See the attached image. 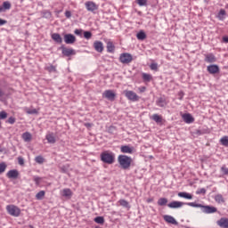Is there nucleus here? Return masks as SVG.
Wrapping results in <instances>:
<instances>
[{
	"instance_id": "3c124183",
	"label": "nucleus",
	"mask_w": 228,
	"mask_h": 228,
	"mask_svg": "<svg viewBox=\"0 0 228 228\" xmlns=\"http://www.w3.org/2000/svg\"><path fill=\"white\" fill-rule=\"evenodd\" d=\"M65 17H67V19H70V17H72V12H70V11H66Z\"/></svg>"
},
{
	"instance_id": "6e6d98bb",
	"label": "nucleus",
	"mask_w": 228,
	"mask_h": 228,
	"mask_svg": "<svg viewBox=\"0 0 228 228\" xmlns=\"http://www.w3.org/2000/svg\"><path fill=\"white\" fill-rule=\"evenodd\" d=\"M162 100L159 99V101L157 102L158 106L163 107V105L161 104Z\"/></svg>"
},
{
	"instance_id": "c85d7f7f",
	"label": "nucleus",
	"mask_w": 228,
	"mask_h": 228,
	"mask_svg": "<svg viewBox=\"0 0 228 228\" xmlns=\"http://www.w3.org/2000/svg\"><path fill=\"white\" fill-rule=\"evenodd\" d=\"M136 37L138 40H145V38H147V34H145L143 30H141L137 33Z\"/></svg>"
},
{
	"instance_id": "37998d69",
	"label": "nucleus",
	"mask_w": 228,
	"mask_h": 228,
	"mask_svg": "<svg viewBox=\"0 0 228 228\" xmlns=\"http://www.w3.org/2000/svg\"><path fill=\"white\" fill-rule=\"evenodd\" d=\"M150 69L151 70H155L156 72H158V63L153 62L150 65Z\"/></svg>"
},
{
	"instance_id": "13d9d810",
	"label": "nucleus",
	"mask_w": 228,
	"mask_h": 228,
	"mask_svg": "<svg viewBox=\"0 0 228 228\" xmlns=\"http://www.w3.org/2000/svg\"><path fill=\"white\" fill-rule=\"evenodd\" d=\"M4 95V92H3L2 89H0V97H3Z\"/></svg>"
},
{
	"instance_id": "412c9836",
	"label": "nucleus",
	"mask_w": 228,
	"mask_h": 228,
	"mask_svg": "<svg viewBox=\"0 0 228 228\" xmlns=\"http://www.w3.org/2000/svg\"><path fill=\"white\" fill-rule=\"evenodd\" d=\"M62 54L64 56H74V54H76V51L72 48H63Z\"/></svg>"
},
{
	"instance_id": "a211bd4d",
	"label": "nucleus",
	"mask_w": 228,
	"mask_h": 228,
	"mask_svg": "<svg viewBox=\"0 0 228 228\" xmlns=\"http://www.w3.org/2000/svg\"><path fill=\"white\" fill-rule=\"evenodd\" d=\"M163 218L167 224H172V225H177V221L175 220V218H174V216L166 215L163 216Z\"/></svg>"
},
{
	"instance_id": "473e14b6",
	"label": "nucleus",
	"mask_w": 228,
	"mask_h": 228,
	"mask_svg": "<svg viewBox=\"0 0 228 228\" xmlns=\"http://www.w3.org/2000/svg\"><path fill=\"white\" fill-rule=\"evenodd\" d=\"M7 167H8V165H6L5 162L0 163V175L4 174V172H6Z\"/></svg>"
},
{
	"instance_id": "a19ab883",
	"label": "nucleus",
	"mask_w": 228,
	"mask_h": 228,
	"mask_svg": "<svg viewBox=\"0 0 228 228\" xmlns=\"http://www.w3.org/2000/svg\"><path fill=\"white\" fill-rule=\"evenodd\" d=\"M3 7L4 8V10H10V8H12V4H10V2L8 1L4 2Z\"/></svg>"
},
{
	"instance_id": "79ce46f5",
	"label": "nucleus",
	"mask_w": 228,
	"mask_h": 228,
	"mask_svg": "<svg viewBox=\"0 0 228 228\" xmlns=\"http://www.w3.org/2000/svg\"><path fill=\"white\" fill-rule=\"evenodd\" d=\"M84 37L86 38V40H90V38H92V32L85 31L84 32Z\"/></svg>"
},
{
	"instance_id": "4be33fe9",
	"label": "nucleus",
	"mask_w": 228,
	"mask_h": 228,
	"mask_svg": "<svg viewBox=\"0 0 228 228\" xmlns=\"http://www.w3.org/2000/svg\"><path fill=\"white\" fill-rule=\"evenodd\" d=\"M52 40H53L57 44H61V42H63V39L61 38V36L58 33L52 34Z\"/></svg>"
},
{
	"instance_id": "72a5a7b5",
	"label": "nucleus",
	"mask_w": 228,
	"mask_h": 228,
	"mask_svg": "<svg viewBox=\"0 0 228 228\" xmlns=\"http://www.w3.org/2000/svg\"><path fill=\"white\" fill-rule=\"evenodd\" d=\"M167 203H168V200H167V198H160L158 200L159 206H167Z\"/></svg>"
},
{
	"instance_id": "39448f33",
	"label": "nucleus",
	"mask_w": 228,
	"mask_h": 228,
	"mask_svg": "<svg viewBox=\"0 0 228 228\" xmlns=\"http://www.w3.org/2000/svg\"><path fill=\"white\" fill-rule=\"evenodd\" d=\"M124 94L128 101H132V102H138L140 101V96L136 94L134 91L125 90Z\"/></svg>"
},
{
	"instance_id": "f3484780",
	"label": "nucleus",
	"mask_w": 228,
	"mask_h": 228,
	"mask_svg": "<svg viewBox=\"0 0 228 228\" xmlns=\"http://www.w3.org/2000/svg\"><path fill=\"white\" fill-rule=\"evenodd\" d=\"M205 61L207 63H215L216 61V57L213 53L205 54Z\"/></svg>"
},
{
	"instance_id": "c756f323",
	"label": "nucleus",
	"mask_w": 228,
	"mask_h": 228,
	"mask_svg": "<svg viewBox=\"0 0 228 228\" xmlns=\"http://www.w3.org/2000/svg\"><path fill=\"white\" fill-rule=\"evenodd\" d=\"M45 197V191H40L36 194V199L37 200H42Z\"/></svg>"
},
{
	"instance_id": "ddd939ff",
	"label": "nucleus",
	"mask_w": 228,
	"mask_h": 228,
	"mask_svg": "<svg viewBox=\"0 0 228 228\" xmlns=\"http://www.w3.org/2000/svg\"><path fill=\"white\" fill-rule=\"evenodd\" d=\"M182 118L185 124H193L195 122V118L190 113L183 114Z\"/></svg>"
},
{
	"instance_id": "4d7b16f0",
	"label": "nucleus",
	"mask_w": 228,
	"mask_h": 228,
	"mask_svg": "<svg viewBox=\"0 0 228 228\" xmlns=\"http://www.w3.org/2000/svg\"><path fill=\"white\" fill-rule=\"evenodd\" d=\"M223 41H224L225 44H228V37H223Z\"/></svg>"
},
{
	"instance_id": "ea45409f",
	"label": "nucleus",
	"mask_w": 228,
	"mask_h": 228,
	"mask_svg": "<svg viewBox=\"0 0 228 228\" xmlns=\"http://www.w3.org/2000/svg\"><path fill=\"white\" fill-rule=\"evenodd\" d=\"M45 70H47L48 72H56V66H53V65L47 66L45 68Z\"/></svg>"
},
{
	"instance_id": "a878e982",
	"label": "nucleus",
	"mask_w": 228,
	"mask_h": 228,
	"mask_svg": "<svg viewBox=\"0 0 228 228\" xmlns=\"http://www.w3.org/2000/svg\"><path fill=\"white\" fill-rule=\"evenodd\" d=\"M142 77L143 81L146 83H151V81H152V75H151L149 73H142Z\"/></svg>"
},
{
	"instance_id": "f03ea898",
	"label": "nucleus",
	"mask_w": 228,
	"mask_h": 228,
	"mask_svg": "<svg viewBox=\"0 0 228 228\" xmlns=\"http://www.w3.org/2000/svg\"><path fill=\"white\" fill-rule=\"evenodd\" d=\"M100 158L101 161L107 165H113V163H115V153L110 151H104L101 153Z\"/></svg>"
},
{
	"instance_id": "aec40b11",
	"label": "nucleus",
	"mask_w": 228,
	"mask_h": 228,
	"mask_svg": "<svg viewBox=\"0 0 228 228\" xmlns=\"http://www.w3.org/2000/svg\"><path fill=\"white\" fill-rule=\"evenodd\" d=\"M151 119L156 122V124H163V116L159 114H153Z\"/></svg>"
},
{
	"instance_id": "423d86ee",
	"label": "nucleus",
	"mask_w": 228,
	"mask_h": 228,
	"mask_svg": "<svg viewBox=\"0 0 228 228\" xmlns=\"http://www.w3.org/2000/svg\"><path fill=\"white\" fill-rule=\"evenodd\" d=\"M119 61L125 64L131 63V61H133V55L128 53H121L119 56Z\"/></svg>"
},
{
	"instance_id": "052dcab7",
	"label": "nucleus",
	"mask_w": 228,
	"mask_h": 228,
	"mask_svg": "<svg viewBox=\"0 0 228 228\" xmlns=\"http://www.w3.org/2000/svg\"><path fill=\"white\" fill-rule=\"evenodd\" d=\"M148 202H152V200H148Z\"/></svg>"
},
{
	"instance_id": "c03bdc74",
	"label": "nucleus",
	"mask_w": 228,
	"mask_h": 228,
	"mask_svg": "<svg viewBox=\"0 0 228 228\" xmlns=\"http://www.w3.org/2000/svg\"><path fill=\"white\" fill-rule=\"evenodd\" d=\"M137 4H139V6H145L147 4V0H137Z\"/></svg>"
},
{
	"instance_id": "7ed1b4c3",
	"label": "nucleus",
	"mask_w": 228,
	"mask_h": 228,
	"mask_svg": "<svg viewBox=\"0 0 228 228\" xmlns=\"http://www.w3.org/2000/svg\"><path fill=\"white\" fill-rule=\"evenodd\" d=\"M188 206H191V208H203V212H205L207 215H211L213 213H216L218 211L216 208L211 207V206H202L199 204H195L193 202L188 203Z\"/></svg>"
},
{
	"instance_id": "4468645a",
	"label": "nucleus",
	"mask_w": 228,
	"mask_h": 228,
	"mask_svg": "<svg viewBox=\"0 0 228 228\" xmlns=\"http://www.w3.org/2000/svg\"><path fill=\"white\" fill-rule=\"evenodd\" d=\"M207 70L210 74H218L220 72V67L216 64H212L207 67Z\"/></svg>"
},
{
	"instance_id": "393cba45",
	"label": "nucleus",
	"mask_w": 228,
	"mask_h": 228,
	"mask_svg": "<svg viewBox=\"0 0 228 228\" xmlns=\"http://www.w3.org/2000/svg\"><path fill=\"white\" fill-rule=\"evenodd\" d=\"M45 138H46L48 143H56V137H54L53 134H47L45 135Z\"/></svg>"
},
{
	"instance_id": "f704fd0d",
	"label": "nucleus",
	"mask_w": 228,
	"mask_h": 228,
	"mask_svg": "<svg viewBox=\"0 0 228 228\" xmlns=\"http://www.w3.org/2000/svg\"><path fill=\"white\" fill-rule=\"evenodd\" d=\"M26 113L28 115H38V110L37 109H26Z\"/></svg>"
},
{
	"instance_id": "6ab92c4d",
	"label": "nucleus",
	"mask_w": 228,
	"mask_h": 228,
	"mask_svg": "<svg viewBox=\"0 0 228 228\" xmlns=\"http://www.w3.org/2000/svg\"><path fill=\"white\" fill-rule=\"evenodd\" d=\"M217 225L222 228H228V218L223 217L216 222Z\"/></svg>"
},
{
	"instance_id": "5701e85b",
	"label": "nucleus",
	"mask_w": 228,
	"mask_h": 228,
	"mask_svg": "<svg viewBox=\"0 0 228 228\" xmlns=\"http://www.w3.org/2000/svg\"><path fill=\"white\" fill-rule=\"evenodd\" d=\"M21 138L24 142H30L33 138V135H31V133L25 132L22 134Z\"/></svg>"
},
{
	"instance_id": "680f3d73",
	"label": "nucleus",
	"mask_w": 228,
	"mask_h": 228,
	"mask_svg": "<svg viewBox=\"0 0 228 228\" xmlns=\"http://www.w3.org/2000/svg\"><path fill=\"white\" fill-rule=\"evenodd\" d=\"M0 12H3V8H0Z\"/></svg>"
},
{
	"instance_id": "1a4fd4ad",
	"label": "nucleus",
	"mask_w": 228,
	"mask_h": 228,
	"mask_svg": "<svg viewBox=\"0 0 228 228\" xmlns=\"http://www.w3.org/2000/svg\"><path fill=\"white\" fill-rule=\"evenodd\" d=\"M188 206V203H184L183 201H172L167 204V208H170L171 209H179V208H183V206Z\"/></svg>"
},
{
	"instance_id": "f8f14e48",
	"label": "nucleus",
	"mask_w": 228,
	"mask_h": 228,
	"mask_svg": "<svg viewBox=\"0 0 228 228\" xmlns=\"http://www.w3.org/2000/svg\"><path fill=\"white\" fill-rule=\"evenodd\" d=\"M93 46L96 53H102L104 51V44L101 41H94Z\"/></svg>"
},
{
	"instance_id": "0eeeda50",
	"label": "nucleus",
	"mask_w": 228,
	"mask_h": 228,
	"mask_svg": "<svg viewBox=\"0 0 228 228\" xmlns=\"http://www.w3.org/2000/svg\"><path fill=\"white\" fill-rule=\"evenodd\" d=\"M60 194L63 197V199L70 200V199H72V196L74 195V192L70 188H64L60 191Z\"/></svg>"
},
{
	"instance_id": "a18cd8bd",
	"label": "nucleus",
	"mask_w": 228,
	"mask_h": 228,
	"mask_svg": "<svg viewBox=\"0 0 228 228\" xmlns=\"http://www.w3.org/2000/svg\"><path fill=\"white\" fill-rule=\"evenodd\" d=\"M197 195H200V194H206V189L204 188H201V189H199L197 191H196Z\"/></svg>"
},
{
	"instance_id": "cd10ccee",
	"label": "nucleus",
	"mask_w": 228,
	"mask_h": 228,
	"mask_svg": "<svg viewBox=\"0 0 228 228\" xmlns=\"http://www.w3.org/2000/svg\"><path fill=\"white\" fill-rule=\"evenodd\" d=\"M214 199L217 204H224V202H225V200L222 194H216Z\"/></svg>"
},
{
	"instance_id": "2f4dec72",
	"label": "nucleus",
	"mask_w": 228,
	"mask_h": 228,
	"mask_svg": "<svg viewBox=\"0 0 228 228\" xmlns=\"http://www.w3.org/2000/svg\"><path fill=\"white\" fill-rule=\"evenodd\" d=\"M118 206H122L123 208H129V202L126 200H119L118 201Z\"/></svg>"
},
{
	"instance_id": "e433bc0d",
	"label": "nucleus",
	"mask_w": 228,
	"mask_h": 228,
	"mask_svg": "<svg viewBox=\"0 0 228 228\" xmlns=\"http://www.w3.org/2000/svg\"><path fill=\"white\" fill-rule=\"evenodd\" d=\"M35 161H36V163H38L39 165H42V163H44L45 159H44V157L37 156V157L35 158Z\"/></svg>"
},
{
	"instance_id": "49530a36",
	"label": "nucleus",
	"mask_w": 228,
	"mask_h": 228,
	"mask_svg": "<svg viewBox=\"0 0 228 228\" xmlns=\"http://www.w3.org/2000/svg\"><path fill=\"white\" fill-rule=\"evenodd\" d=\"M75 35H78L79 37H81V35H83V29H75L74 31Z\"/></svg>"
},
{
	"instance_id": "7c9ffc66",
	"label": "nucleus",
	"mask_w": 228,
	"mask_h": 228,
	"mask_svg": "<svg viewBox=\"0 0 228 228\" xmlns=\"http://www.w3.org/2000/svg\"><path fill=\"white\" fill-rule=\"evenodd\" d=\"M225 14H226L225 10L221 9L217 15V18L219 19V20H224V19H225Z\"/></svg>"
},
{
	"instance_id": "c9c22d12",
	"label": "nucleus",
	"mask_w": 228,
	"mask_h": 228,
	"mask_svg": "<svg viewBox=\"0 0 228 228\" xmlns=\"http://www.w3.org/2000/svg\"><path fill=\"white\" fill-rule=\"evenodd\" d=\"M220 142L222 143V145H224V147H228V137L227 136H224L221 138Z\"/></svg>"
},
{
	"instance_id": "20e7f679",
	"label": "nucleus",
	"mask_w": 228,
	"mask_h": 228,
	"mask_svg": "<svg viewBox=\"0 0 228 228\" xmlns=\"http://www.w3.org/2000/svg\"><path fill=\"white\" fill-rule=\"evenodd\" d=\"M8 215L11 216L19 217L20 216V208L15 205H7L5 208Z\"/></svg>"
},
{
	"instance_id": "8fccbe9b",
	"label": "nucleus",
	"mask_w": 228,
	"mask_h": 228,
	"mask_svg": "<svg viewBox=\"0 0 228 228\" xmlns=\"http://www.w3.org/2000/svg\"><path fill=\"white\" fill-rule=\"evenodd\" d=\"M34 181L36 183V184H40V181H42V178L38 177V176H36L34 177Z\"/></svg>"
},
{
	"instance_id": "bf43d9fd",
	"label": "nucleus",
	"mask_w": 228,
	"mask_h": 228,
	"mask_svg": "<svg viewBox=\"0 0 228 228\" xmlns=\"http://www.w3.org/2000/svg\"><path fill=\"white\" fill-rule=\"evenodd\" d=\"M85 126H86V127H92V124H90V123H86Z\"/></svg>"
},
{
	"instance_id": "dca6fc26",
	"label": "nucleus",
	"mask_w": 228,
	"mask_h": 228,
	"mask_svg": "<svg viewBox=\"0 0 228 228\" xmlns=\"http://www.w3.org/2000/svg\"><path fill=\"white\" fill-rule=\"evenodd\" d=\"M6 176L8 179H17L19 177V171L12 169L7 172Z\"/></svg>"
},
{
	"instance_id": "de8ad7c7",
	"label": "nucleus",
	"mask_w": 228,
	"mask_h": 228,
	"mask_svg": "<svg viewBox=\"0 0 228 228\" xmlns=\"http://www.w3.org/2000/svg\"><path fill=\"white\" fill-rule=\"evenodd\" d=\"M9 124H15V118L10 117L7 120Z\"/></svg>"
},
{
	"instance_id": "2eb2a0df",
	"label": "nucleus",
	"mask_w": 228,
	"mask_h": 228,
	"mask_svg": "<svg viewBox=\"0 0 228 228\" xmlns=\"http://www.w3.org/2000/svg\"><path fill=\"white\" fill-rule=\"evenodd\" d=\"M120 151L123 154H133L134 152V147L129 145H123L120 148Z\"/></svg>"
},
{
	"instance_id": "9b49d317",
	"label": "nucleus",
	"mask_w": 228,
	"mask_h": 228,
	"mask_svg": "<svg viewBox=\"0 0 228 228\" xmlns=\"http://www.w3.org/2000/svg\"><path fill=\"white\" fill-rule=\"evenodd\" d=\"M64 42L68 45H72L76 43V36L72 34H65L64 35Z\"/></svg>"
},
{
	"instance_id": "bb28decb",
	"label": "nucleus",
	"mask_w": 228,
	"mask_h": 228,
	"mask_svg": "<svg viewBox=\"0 0 228 228\" xmlns=\"http://www.w3.org/2000/svg\"><path fill=\"white\" fill-rule=\"evenodd\" d=\"M178 197H181L182 199H187L188 200H191V199H193V196L188 192H179Z\"/></svg>"
},
{
	"instance_id": "5fc2aeb1",
	"label": "nucleus",
	"mask_w": 228,
	"mask_h": 228,
	"mask_svg": "<svg viewBox=\"0 0 228 228\" xmlns=\"http://www.w3.org/2000/svg\"><path fill=\"white\" fill-rule=\"evenodd\" d=\"M6 20H3V19H0V26H4V24H6Z\"/></svg>"
},
{
	"instance_id": "6e6552de",
	"label": "nucleus",
	"mask_w": 228,
	"mask_h": 228,
	"mask_svg": "<svg viewBox=\"0 0 228 228\" xmlns=\"http://www.w3.org/2000/svg\"><path fill=\"white\" fill-rule=\"evenodd\" d=\"M85 6L87 12H95L99 10V5H97L95 2H92V1L86 2Z\"/></svg>"
},
{
	"instance_id": "f257e3e1",
	"label": "nucleus",
	"mask_w": 228,
	"mask_h": 228,
	"mask_svg": "<svg viewBox=\"0 0 228 228\" xmlns=\"http://www.w3.org/2000/svg\"><path fill=\"white\" fill-rule=\"evenodd\" d=\"M118 162L123 170H129V168H131V165L133 164V159L127 155H119L118 157Z\"/></svg>"
},
{
	"instance_id": "4c0bfd02",
	"label": "nucleus",
	"mask_w": 228,
	"mask_h": 228,
	"mask_svg": "<svg viewBox=\"0 0 228 228\" xmlns=\"http://www.w3.org/2000/svg\"><path fill=\"white\" fill-rule=\"evenodd\" d=\"M94 222H95L96 224H104V217H102V216H97V217L94 218Z\"/></svg>"
},
{
	"instance_id": "58836bf2",
	"label": "nucleus",
	"mask_w": 228,
	"mask_h": 228,
	"mask_svg": "<svg viewBox=\"0 0 228 228\" xmlns=\"http://www.w3.org/2000/svg\"><path fill=\"white\" fill-rule=\"evenodd\" d=\"M8 118V113L6 111L2 110L0 111V120H4V118Z\"/></svg>"
},
{
	"instance_id": "09e8293b",
	"label": "nucleus",
	"mask_w": 228,
	"mask_h": 228,
	"mask_svg": "<svg viewBox=\"0 0 228 228\" xmlns=\"http://www.w3.org/2000/svg\"><path fill=\"white\" fill-rule=\"evenodd\" d=\"M221 170L223 172V174H224L225 175H228V168L225 167H222Z\"/></svg>"
},
{
	"instance_id": "603ef678",
	"label": "nucleus",
	"mask_w": 228,
	"mask_h": 228,
	"mask_svg": "<svg viewBox=\"0 0 228 228\" xmlns=\"http://www.w3.org/2000/svg\"><path fill=\"white\" fill-rule=\"evenodd\" d=\"M145 90H147V87H145V86L138 87V91L140 92V94H143V92H145Z\"/></svg>"
},
{
	"instance_id": "b1692460",
	"label": "nucleus",
	"mask_w": 228,
	"mask_h": 228,
	"mask_svg": "<svg viewBox=\"0 0 228 228\" xmlns=\"http://www.w3.org/2000/svg\"><path fill=\"white\" fill-rule=\"evenodd\" d=\"M107 52L115 53V45L110 40L107 41Z\"/></svg>"
},
{
	"instance_id": "864d4df0",
	"label": "nucleus",
	"mask_w": 228,
	"mask_h": 228,
	"mask_svg": "<svg viewBox=\"0 0 228 228\" xmlns=\"http://www.w3.org/2000/svg\"><path fill=\"white\" fill-rule=\"evenodd\" d=\"M18 163H19V165H24V159H22V157H19Z\"/></svg>"
},
{
	"instance_id": "e2e57ef3",
	"label": "nucleus",
	"mask_w": 228,
	"mask_h": 228,
	"mask_svg": "<svg viewBox=\"0 0 228 228\" xmlns=\"http://www.w3.org/2000/svg\"><path fill=\"white\" fill-rule=\"evenodd\" d=\"M30 228H33V226H30Z\"/></svg>"
},
{
	"instance_id": "9d476101",
	"label": "nucleus",
	"mask_w": 228,
	"mask_h": 228,
	"mask_svg": "<svg viewBox=\"0 0 228 228\" xmlns=\"http://www.w3.org/2000/svg\"><path fill=\"white\" fill-rule=\"evenodd\" d=\"M102 97L108 99V101H115V97H117V94L112 90H106L102 94Z\"/></svg>"
}]
</instances>
